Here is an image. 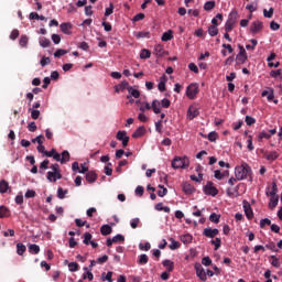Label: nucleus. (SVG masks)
I'll use <instances>...</instances> for the list:
<instances>
[{
  "label": "nucleus",
  "mask_w": 282,
  "mask_h": 282,
  "mask_svg": "<svg viewBox=\"0 0 282 282\" xmlns=\"http://www.w3.org/2000/svg\"><path fill=\"white\" fill-rule=\"evenodd\" d=\"M235 175L238 182L248 180V177L250 178V182H252V167H250L248 163L243 162L241 165L236 166Z\"/></svg>",
  "instance_id": "1"
},
{
  "label": "nucleus",
  "mask_w": 282,
  "mask_h": 282,
  "mask_svg": "<svg viewBox=\"0 0 282 282\" xmlns=\"http://www.w3.org/2000/svg\"><path fill=\"white\" fill-rule=\"evenodd\" d=\"M50 169L52 171L47 172L46 180L48 182H56L57 180H63V174H61V165L58 163L51 164Z\"/></svg>",
  "instance_id": "2"
},
{
  "label": "nucleus",
  "mask_w": 282,
  "mask_h": 282,
  "mask_svg": "<svg viewBox=\"0 0 282 282\" xmlns=\"http://www.w3.org/2000/svg\"><path fill=\"white\" fill-rule=\"evenodd\" d=\"M237 19H239V13L236 10L231 11L225 24V32H232V30H235V25H237Z\"/></svg>",
  "instance_id": "3"
},
{
  "label": "nucleus",
  "mask_w": 282,
  "mask_h": 282,
  "mask_svg": "<svg viewBox=\"0 0 282 282\" xmlns=\"http://www.w3.org/2000/svg\"><path fill=\"white\" fill-rule=\"evenodd\" d=\"M189 164H191V161L188 160V158L176 156L172 161V169H188Z\"/></svg>",
  "instance_id": "4"
},
{
  "label": "nucleus",
  "mask_w": 282,
  "mask_h": 282,
  "mask_svg": "<svg viewBox=\"0 0 282 282\" xmlns=\"http://www.w3.org/2000/svg\"><path fill=\"white\" fill-rule=\"evenodd\" d=\"M198 94H199V85L191 84L189 86H187L186 96L187 98H189V100H195Z\"/></svg>",
  "instance_id": "5"
},
{
  "label": "nucleus",
  "mask_w": 282,
  "mask_h": 282,
  "mask_svg": "<svg viewBox=\"0 0 282 282\" xmlns=\"http://www.w3.org/2000/svg\"><path fill=\"white\" fill-rule=\"evenodd\" d=\"M205 195H210L212 197H217L219 195V189L215 187L214 183L208 181L207 184L203 187Z\"/></svg>",
  "instance_id": "6"
},
{
  "label": "nucleus",
  "mask_w": 282,
  "mask_h": 282,
  "mask_svg": "<svg viewBox=\"0 0 282 282\" xmlns=\"http://www.w3.org/2000/svg\"><path fill=\"white\" fill-rule=\"evenodd\" d=\"M195 270L198 279H200V281L206 282L208 278L206 276V271H204V268L202 267L200 263L195 264Z\"/></svg>",
  "instance_id": "7"
},
{
  "label": "nucleus",
  "mask_w": 282,
  "mask_h": 282,
  "mask_svg": "<svg viewBox=\"0 0 282 282\" xmlns=\"http://www.w3.org/2000/svg\"><path fill=\"white\" fill-rule=\"evenodd\" d=\"M197 116H199V108H197L195 106H189V108L187 110L188 120H195V118H197Z\"/></svg>",
  "instance_id": "8"
},
{
  "label": "nucleus",
  "mask_w": 282,
  "mask_h": 282,
  "mask_svg": "<svg viewBox=\"0 0 282 282\" xmlns=\"http://www.w3.org/2000/svg\"><path fill=\"white\" fill-rule=\"evenodd\" d=\"M262 30H263V22L261 21L252 22L250 28V32H252V34H259V32H261Z\"/></svg>",
  "instance_id": "9"
},
{
  "label": "nucleus",
  "mask_w": 282,
  "mask_h": 282,
  "mask_svg": "<svg viewBox=\"0 0 282 282\" xmlns=\"http://www.w3.org/2000/svg\"><path fill=\"white\" fill-rule=\"evenodd\" d=\"M203 235L204 237H208L209 239H215V237L219 235V229L205 228Z\"/></svg>",
  "instance_id": "10"
},
{
  "label": "nucleus",
  "mask_w": 282,
  "mask_h": 282,
  "mask_svg": "<svg viewBox=\"0 0 282 282\" xmlns=\"http://www.w3.org/2000/svg\"><path fill=\"white\" fill-rule=\"evenodd\" d=\"M183 192L185 195H193L195 193V186L191 185V183H183Z\"/></svg>",
  "instance_id": "11"
},
{
  "label": "nucleus",
  "mask_w": 282,
  "mask_h": 282,
  "mask_svg": "<svg viewBox=\"0 0 282 282\" xmlns=\"http://www.w3.org/2000/svg\"><path fill=\"white\" fill-rule=\"evenodd\" d=\"M243 208L247 219H252L254 217V213L252 212V207L250 206V204L245 203Z\"/></svg>",
  "instance_id": "12"
},
{
  "label": "nucleus",
  "mask_w": 282,
  "mask_h": 282,
  "mask_svg": "<svg viewBox=\"0 0 282 282\" xmlns=\"http://www.w3.org/2000/svg\"><path fill=\"white\" fill-rule=\"evenodd\" d=\"M96 180H98V175L96 174V172L89 171L86 173V182H88L89 184H94Z\"/></svg>",
  "instance_id": "13"
},
{
  "label": "nucleus",
  "mask_w": 282,
  "mask_h": 282,
  "mask_svg": "<svg viewBox=\"0 0 282 282\" xmlns=\"http://www.w3.org/2000/svg\"><path fill=\"white\" fill-rule=\"evenodd\" d=\"M264 158L268 162H274V160H279V152L271 151L269 153H264Z\"/></svg>",
  "instance_id": "14"
},
{
  "label": "nucleus",
  "mask_w": 282,
  "mask_h": 282,
  "mask_svg": "<svg viewBox=\"0 0 282 282\" xmlns=\"http://www.w3.org/2000/svg\"><path fill=\"white\" fill-rule=\"evenodd\" d=\"M9 193L11 192L10 189V183H8V181L6 180H1L0 181V193L3 194V193Z\"/></svg>",
  "instance_id": "15"
},
{
  "label": "nucleus",
  "mask_w": 282,
  "mask_h": 282,
  "mask_svg": "<svg viewBox=\"0 0 282 282\" xmlns=\"http://www.w3.org/2000/svg\"><path fill=\"white\" fill-rule=\"evenodd\" d=\"M147 133V129L141 126L139 127L133 133H132V138L138 139V138H142V135H144Z\"/></svg>",
  "instance_id": "16"
},
{
  "label": "nucleus",
  "mask_w": 282,
  "mask_h": 282,
  "mask_svg": "<svg viewBox=\"0 0 282 282\" xmlns=\"http://www.w3.org/2000/svg\"><path fill=\"white\" fill-rule=\"evenodd\" d=\"M154 54L162 57L166 54V51H164V46L162 44H158L154 46Z\"/></svg>",
  "instance_id": "17"
},
{
  "label": "nucleus",
  "mask_w": 282,
  "mask_h": 282,
  "mask_svg": "<svg viewBox=\"0 0 282 282\" xmlns=\"http://www.w3.org/2000/svg\"><path fill=\"white\" fill-rule=\"evenodd\" d=\"M100 232L104 237H107L108 235H111V232H113V228H111V226L109 225H104L100 228Z\"/></svg>",
  "instance_id": "18"
},
{
  "label": "nucleus",
  "mask_w": 282,
  "mask_h": 282,
  "mask_svg": "<svg viewBox=\"0 0 282 282\" xmlns=\"http://www.w3.org/2000/svg\"><path fill=\"white\" fill-rule=\"evenodd\" d=\"M161 105H160V100H158V99H154L153 101H152V105H151V109L153 110V112L154 113H161V111H162V108L160 107Z\"/></svg>",
  "instance_id": "19"
},
{
  "label": "nucleus",
  "mask_w": 282,
  "mask_h": 282,
  "mask_svg": "<svg viewBox=\"0 0 282 282\" xmlns=\"http://www.w3.org/2000/svg\"><path fill=\"white\" fill-rule=\"evenodd\" d=\"M162 265L163 268H167V272H173V270H175V263L171 260H164Z\"/></svg>",
  "instance_id": "20"
},
{
  "label": "nucleus",
  "mask_w": 282,
  "mask_h": 282,
  "mask_svg": "<svg viewBox=\"0 0 282 282\" xmlns=\"http://www.w3.org/2000/svg\"><path fill=\"white\" fill-rule=\"evenodd\" d=\"M276 206H279V196H271L270 203H269V208H271V210H274V208H276Z\"/></svg>",
  "instance_id": "21"
},
{
  "label": "nucleus",
  "mask_w": 282,
  "mask_h": 282,
  "mask_svg": "<svg viewBox=\"0 0 282 282\" xmlns=\"http://www.w3.org/2000/svg\"><path fill=\"white\" fill-rule=\"evenodd\" d=\"M128 93L130 97L132 98H139L140 97V90L133 88L132 86L128 87Z\"/></svg>",
  "instance_id": "22"
},
{
  "label": "nucleus",
  "mask_w": 282,
  "mask_h": 282,
  "mask_svg": "<svg viewBox=\"0 0 282 282\" xmlns=\"http://www.w3.org/2000/svg\"><path fill=\"white\" fill-rule=\"evenodd\" d=\"M47 169H50V160H44L40 164V173H41V175H43L45 173V171H47Z\"/></svg>",
  "instance_id": "23"
},
{
  "label": "nucleus",
  "mask_w": 282,
  "mask_h": 282,
  "mask_svg": "<svg viewBox=\"0 0 282 282\" xmlns=\"http://www.w3.org/2000/svg\"><path fill=\"white\" fill-rule=\"evenodd\" d=\"M159 91H166V76H162L158 85Z\"/></svg>",
  "instance_id": "24"
},
{
  "label": "nucleus",
  "mask_w": 282,
  "mask_h": 282,
  "mask_svg": "<svg viewBox=\"0 0 282 282\" xmlns=\"http://www.w3.org/2000/svg\"><path fill=\"white\" fill-rule=\"evenodd\" d=\"M30 254H39L41 252V247L39 245H29Z\"/></svg>",
  "instance_id": "25"
},
{
  "label": "nucleus",
  "mask_w": 282,
  "mask_h": 282,
  "mask_svg": "<svg viewBox=\"0 0 282 282\" xmlns=\"http://www.w3.org/2000/svg\"><path fill=\"white\" fill-rule=\"evenodd\" d=\"M25 250H28V247H25V245L21 242L17 243V254H19L20 257H23V253L25 252Z\"/></svg>",
  "instance_id": "26"
},
{
  "label": "nucleus",
  "mask_w": 282,
  "mask_h": 282,
  "mask_svg": "<svg viewBox=\"0 0 282 282\" xmlns=\"http://www.w3.org/2000/svg\"><path fill=\"white\" fill-rule=\"evenodd\" d=\"M270 138H272V134H270V132L262 131L258 135V141L262 142L263 140H270Z\"/></svg>",
  "instance_id": "27"
},
{
  "label": "nucleus",
  "mask_w": 282,
  "mask_h": 282,
  "mask_svg": "<svg viewBox=\"0 0 282 282\" xmlns=\"http://www.w3.org/2000/svg\"><path fill=\"white\" fill-rule=\"evenodd\" d=\"M172 39H173V31L169 30L167 32L163 33L161 41L166 43L167 41H172Z\"/></svg>",
  "instance_id": "28"
},
{
  "label": "nucleus",
  "mask_w": 282,
  "mask_h": 282,
  "mask_svg": "<svg viewBox=\"0 0 282 282\" xmlns=\"http://www.w3.org/2000/svg\"><path fill=\"white\" fill-rule=\"evenodd\" d=\"M41 47H50V45H52V42L50 41V39L43 36V37H40V41H39Z\"/></svg>",
  "instance_id": "29"
},
{
  "label": "nucleus",
  "mask_w": 282,
  "mask_h": 282,
  "mask_svg": "<svg viewBox=\"0 0 282 282\" xmlns=\"http://www.w3.org/2000/svg\"><path fill=\"white\" fill-rule=\"evenodd\" d=\"M138 263L139 265H147V263H149V256H147L145 253L139 256Z\"/></svg>",
  "instance_id": "30"
},
{
  "label": "nucleus",
  "mask_w": 282,
  "mask_h": 282,
  "mask_svg": "<svg viewBox=\"0 0 282 282\" xmlns=\"http://www.w3.org/2000/svg\"><path fill=\"white\" fill-rule=\"evenodd\" d=\"M69 151L65 150L62 152V160H61V164H67V162H69Z\"/></svg>",
  "instance_id": "31"
},
{
  "label": "nucleus",
  "mask_w": 282,
  "mask_h": 282,
  "mask_svg": "<svg viewBox=\"0 0 282 282\" xmlns=\"http://www.w3.org/2000/svg\"><path fill=\"white\" fill-rule=\"evenodd\" d=\"M248 61V55H237L236 56V64L237 65H243Z\"/></svg>",
  "instance_id": "32"
},
{
  "label": "nucleus",
  "mask_w": 282,
  "mask_h": 282,
  "mask_svg": "<svg viewBox=\"0 0 282 282\" xmlns=\"http://www.w3.org/2000/svg\"><path fill=\"white\" fill-rule=\"evenodd\" d=\"M59 28L64 34H69V30H72V23H62Z\"/></svg>",
  "instance_id": "33"
},
{
  "label": "nucleus",
  "mask_w": 282,
  "mask_h": 282,
  "mask_svg": "<svg viewBox=\"0 0 282 282\" xmlns=\"http://www.w3.org/2000/svg\"><path fill=\"white\" fill-rule=\"evenodd\" d=\"M67 193H69V191L63 189V187H58L57 188V197H58V199H65V195H67Z\"/></svg>",
  "instance_id": "34"
},
{
  "label": "nucleus",
  "mask_w": 282,
  "mask_h": 282,
  "mask_svg": "<svg viewBox=\"0 0 282 282\" xmlns=\"http://www.w3.org/2000/svg\"><path fill=\"white\" fill-rule=\"evenodd\" d=\"M9 214H10V209H8V207L0 206V218L1 219L8 217Z\"/></svg>",
  "instance_id": "35"
},
{
  "label": "nucleus",
  "mask_w": 282,
  "mask_h": 282,
  "mask_svg": "<svg viewBox=\"0 0 282 282\" xmlns=\"http://www.w3.org/2000/svg\"><path fill=\"white\" fill-rule=\"evenodd\" d=\"M208 34L209 36H217V34H219V29H217L215 25H210L208 28Z\"/></svg>",
  "instance_id": "36"
},
{
  "label": "nucleus",
  "mask_w": 282,
  "mask_h": 282,
  "mask_svg": "<svg viewBox=\"0 0 282 282\" xmlns=\"http://www.w3.org/2000/svg\"><path fill=\"white\" fill-rule=\"evenodd\" d=\"M140 58H142V59L151 58V51H149L147 48L141 50Z\"/></svg>",
  "instance_id": "37"
},
{
  "label": "nucleus",
  "mask_w": 282,
  "mask_h": 282,
  "mask_svg": "<svg viewBox=\"0 0 282 282\" xmlns=\"http://www.w3.org/2000/svg\"><path fill=\"white\" fill-rule=\"evenodd\" d=\"M245 122L248 127H252V124H256L257 119H254L253 117H250V116H246Z\"/></svg>",
  "instance_id": "38"
},
{
  "label": "nucleus",
  "mask_w": 282,
  "mask_h": 282,
  "mask_svg": "<svg viewBox=\"0 0 282 282\" xmlns=\"http://www.w3.org/2000/svg\"><path fill=\"white\" fill-rule=\"evenodd\" d=\"M265 226H272V220L270 218H263L260 220V228H265Z\"/></svg>",
  "instance_id": "39"
},
{
  "label": "nucleus",
  "mask_w": 282,
  "mask_h": 282,
  "mask_svg": "<svg viewBox=\"0 0 282 282\" xmlns=\"http://www.w3.org/2000/svg\"><path fill=\"white\" fill-rule=\"evenodd\" d=\"M273 15H274L273 8H270L269 11L267 9L263 10V17H265V19H272Z\"/></svg>",
  "instance_id": "40"
},
{
  "label": "nucleus",
  "mask_w": 282,
  "mask_h": 282,
  "mask_svg": "<svg viewBox=\"0 0 282 282\" xmlns=\"http://www.w3.org/2000/svg\"><path fill=\"white\" fill-rule=\"evenodd\" d=\"M215 8V1H207L204 4V10H206V12H210V10H213Z\"/></svg>",
  "instance_id": "41"
},
{
  "label": "nucleus",
  "mask_w": 282,
  "mask_h": 282,
  "mask_svg": "<svg viewBox=\"0 0 282 282\" xmlns=\"http://www.w3.org/2000/svg\"><path fill=\"white\" fill-rule=\"evenodd\" d=\"M221 216L217 215L216 213L210 214L209 221L213 224H219V219Z\"/></svg>",
  "instance_id": "42"
},
{
  "label": "nucleus",
  "mask_w": 282,
  "mask_h": 282,
  "mask_svg": "<svg viewBox=\"0 0 282 282\" xmlns=\"http://www.w3.org/2000/svg\"><path fill=\"white\" fill-rule=\"evenodd\" d=\"M29 111H31V118L33 120H39V118L41 116V111H39L36 109H29Z\"/></svg>",
  "instance_id": "43"
},
{
  "label": "nucleus",
  "mask_w": 282,
  "mask_h": 282,
  "mask_svg": "<svg viewBox=\"0 0 282 282\" xmlns=\"http://www.w3.org/2000/svg\"><path fill=\"white\" fill-rule=\"evenodd\" d=\"M112 241H113L115 243H124V236L118 234L117 236H115V237L112 238Z\"/></svg>",
  "instance_id": "44"
},
{
  "label": "nucleus",
  "mask_w": 282,
  "mask_h": 282,
  "mask_svg": "<svg viewBox=\"0 0 282 282\" xmlns=\"http://www.w3.org/2000/svg\"><path fill=\"white\" fill-rule=\"evenodd\" d=\"M212 245L215 246L214 250H219V248H221V239L215 238L212 240Z\"/></svg>",
  "instance_id": "45"
},
{
  "label": "nucleus",
  "mask_w": 282,
  "mask_h": 282,
  "mask_svg": "<svg viewBox=\"0 0 282 282\" xmlns=\"http://www.w3.org/2000/svg\"><path fill=\"white\" fill-rule=\"evenodd\" d=\"M105 174H106L108 177H111V175H113V169H111V163H108V164L105 166Z\"/></svg>",
  "instance_id": "46"
},
{
  "label": "nucleus",
  "mask_w": 282,
  "mask_h": 282,
  "mask_svg": "<svg viewBox=\"0 0 282 282\" xmlns=\"http://www.w3.org/2000/svg\"><path fill=\"white\" fill-rule=\"evenodd\" d=\"M279 192V187L276 186V184L273 182L272 183V189L271 192H267V195L270 196H276V193Z\"/></svg>",
  "instance_id": "47"
},
{
  "label": "nucleus",
  "mask_w": 282,
  "mask_h": 282,
  "mask_svg": "<svg viewBox=\"0 0 282 282\" xmlns=\"http://www.w3.org/2000/svg\"><path fill=\"white\" fill-rule=\"evenodd\" d=\"M271 265H273V268H281V262L279 261V258H276V256H271Z\"/></svg>",
  "instance_id": "48"
},
{
  "label": "nucleus",
  "mask_w": 282,
  "mask_h": 282,
  "mask_svg": "<svg viewBox=\"0 0 282 282\" xmlns=\"http://www.w3.org/2000/svg\"><path fill=\"white\" fill-rule=\"evenodd\" d=\"M189 177H191L192 182H197L199 184V183H202V180H204V174L198 173V176L191 175Z\"/></svg>",
  "instance_id": "49"
},
{
  "label": "nucleus",
  "mask_w": 282,
  "mask_h": 282,
  "mask_svg": "<svg viewBox=\"0 0 282 282\" xmlns=\"http://www.w3.org/2000/svg\"><path fill=\"white\" fill-rule=\"evenodd\" d=\"M170 241V250H177L180 248V243L175 239L171 238Z\"/></svg>",
  "instance_id": "50"
},
{
  "label": "nucleus",
  "mask_w": 282,
  "mask_h": 282,
  "mask_svg": "<svg viewBox=\"0 0 282 282\" xmlns=\"http://www.w3.org/2000/svg\"><path fill=\"white\" fill-rule=\"evenodd\" d=\"M161 107H163V109H169V107H171V100H169L167 98H164L160 101Z\"/></svg>",
  "instance_id": "51"
},
{
  "label": "nucleus",
  "mask_w": 282,
  "mask_h": 282,
  "mask_svg": "<svg viewBox=\"0 0 282 282\" xmlns=\"http://www.w3.org/2000/svg\"><path fill=\"white\" fill-rule=\"evenodd\" d=\"M50 63H52V59H50V57L43 56L40 61V65L42 67H45V65H50Z\"/></svg>",
  "instance_id": "52"
},
{
  "label": "nucleus",
  "mask_w": 282,
  "mask_h": 282,
  "mask_svg": "<svg viewBox=\"0 0 282 282\" xmlns=\"http://www.w3.org/2000/svg\"><path fill=\"white\" fill-rule=\"evenodd\" d=\"M67 54V50L59 48L54 53L55 58H61V56H65Z\"/></svg>",
  "instance_id": "53"
},
{
  "label": "nucleus",
  "mask_w": 282,
  "mask_h": 282,
  "mask_svg": "<svg viewBox=\"0 0 282 282\" xmlns=\"http://www.w3.org/2000/svg\"><path fill=\"white\" fill-rule=\"evenodd\" d=\"M24 197H26V199L36 197V192L34 189H28L26 193L24 194Z\"/></svg>",
  "instance_id": "54"
},
{
  "label": "nucleus",
  "mask_w": 282,
  "mask_h": 282,
  "mask_svg": "<svg viewBox=\"0 0 282 282\" xmlns=\"http://www.w3.org/2000/svg\"><path fill=\"white\" fill-rule=\"evenodd\" d=\"M91 238H93L91 234L85 232V234H84V243H85L86 246H89V243H90V241H91Z\"/></svg>",
  "instance_id": "55"
},
{
  "label": "nucleus",
  "mask_w": 282,
  "mask_h": 282,
  "mask_svg": "<svg viewBox=\"0 0 282 282\" xmlns=\"http://www.w3.org/2000/svg\"><path fill=\"white\" fill-rule=\"evenodd\" d=\"M124 138H128L127 131H118L117 132V140H119V142H122V140H124Z\"/></svg>",
  "instance_id": "56"
},
{
  "label": "nucleus",
  "mask_w": 282,
  "mask_h": 282,
  "mask_svg": "<svg viewBox=\"0 0 282 282\" xmlns=\"http://www.w3.org/2000/svg\"><path fill=\"white\" fill-rule=\"evenodd\" d=\"M181 241H183V243H191V241H193V236L184 235L182 236Z\"/></svg>",
  "instance_id": "57"
},
{
  "label": "nucleus",
  "mask_w": 282,
  "mask_h": 282,
  "mask_svg": "<svg viewBox=\"0 0 282 282\" xmlns=\"http://www.w3.org/2000/svg\"><path fill=\"white\" fill-rule=\"evenodd\" d=\"M159 188H162L158 192L159 197H164L166 195V193H169V189H166V187L159 185Z\"/></svg>",
  "instance_id": "58"
},
{
  "label": "nucleus",
  "mask_w": 282,
  "mask_h": 282,
  "mask_svg": "<svg viewBox=\"0 0 282 282\" xmlns=\"http://www.w3.org/2000/svg\"><path fill=\"white\" fill-rule=\"evenodd\" d=\"M28 41H29V39L26 37V35H22L20 37V45H21V47H28Z\"/></svg>",
  "instance_id": "59"
},
{
  "label": "nucleus",
  "mask_w": 282,
  "mask_h": 282,
  "mask_svg": "<svg viewBox=\"0 0 282 282\" xmlns=\"http://www.w3.org/2000/svg\"><path fill=\"white\" fill-rule=\"evenodd\" d=\"M68 269L70 270V272H78V263L77 262H70L68 264Z\"/></svg>",
  "instance_id": "60"
},
{
  "label": "nucleus",
  "mask_w": 282,
  "mask_h": 282,
  "mask_svg": "<svg viewBox=\"0 0 282 282\" xmlns=\"http://www.w3.org/2000/svg\"><path fill=\"white\" fill-rule=\"evenodd\" d=\"M278 76H282V69L271 70L270 77L271 78H278Z\"/></svg>",
  "instance_id": "61"
},
{
  "label": "nucleus",
  "mask_w": 282,
  "mask_h": 282,
  "mask_svg": "<svg viewBox=\"0 0 282 282\" xmlns=\"http://www.w3.org/2000/svg\"><path fill=\"white\" fill-rule=\"evenodd\" d=\"M217 138H219V135L217 134V132H210L208 134V140L209 142H216L217 141Z\"/></svg>",
  "instance_id": "62"
},
{
  "label": "nucleus",
  "mask_w": 282,
  "mask_h": 282,
  "mask_svg": "<svg viewBox=\"0 0 282 282\" xmlns=\"http://www.w3.org/2000/svg\"><path fill=\"white\" fill-rule=\"evenodd\" d=\"M112 12H113V3H110L109 8H106L105 17H111Z\"/></svg>",
  "instance_id": "63"
},
{
  "label": "nucleus",
  "mask_w": 282,
  "mask_h": 282,
  "mask_svg": "<svg viewBox=\"0 0 282 282\" xmlns=\"http://www.w3.org/2000/svg\"><path fill=\"white\" fill-rule=\"evenodd\" d=\"M140 225V218H134L130 221L131 228L135 229Z\"/></svg>",
  "instance_id": "64"
}]
</instances>
